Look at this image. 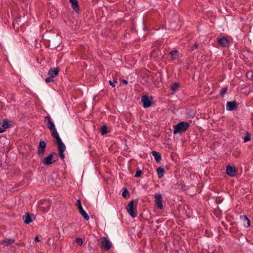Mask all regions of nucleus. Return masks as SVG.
I'll use <instances>...</instances> for the list:
<instances>
[{"instance_id":"24","label":"nucleus","mask_w":253,"mask_h":253,"mask_svg":"<svg viewBox=\"0 0 253 253\" xmlns=\"http://www.w3.org/2000/svg\"><path fill=\"white\" fill-rule=\"evenodd\" d=\"M179 86V84L178 83L175 82L173 84H172L171 85V89L173 91H175L178 89V88Z\"/></svg>"},{"instance_id":"14","label":"nucleus","mask_w":253,"mask_h":253,"mask_svg":"<svg viewBox=\"0 0 253 253\" xmlns=\"http://www.w3.org/2000/svg\"><path fill=\"white\" fill-rule=\"evenodd\" d=\"M152 154L157 163H159L160 162V161L162 159V157L161 154L159 152L153 151L152 152Z\"/></svg>"},{"instance_id":"2","label":"nucleus","mask_w":253,"mask_h":253,"mask_svg":"<svg viewBox=\"0 0 253 253\" xmlns=\"http://www.w3.org/2000/svg\"><path fill=\"white\" fill-rule=\"evenodd\" d=\"M57 160V155L55 153L49 154L46 157L42 159V163L46 166L54 163Z\"/></svg>"},{"instance_id":"36","label":"nucleus","mask_w":253,"mask_h":253,"mask_svg":"<svg viewBox=\"0 0 253 253\" xmlns=\"http://www.w3.org/2000/svg\"><path fill=\"white\" fill-rule=\"evenodd\" d=\"M198 44H197L196 42H195V43L194 44V45H193L192 46H191V49H190V50H191V51H193V50H194V49H197V48H198Z\"/></svg>"},{"instance_id":"1","label":"nucleus","mask_w":253,"mask_h":253,"mask_svg":"<svg viewBox=\"0 0 253 253\" xmlns=\"http://www.w3.org/2000/svg\"><path fill=\"white\" fill-rule=\"evenodd\" d=\"M50 130L52 131V136L53 138L56 139V144L57 146L58 150L59 151V155L60 158L63 160L65 158V155L64 152L66 149L65 144L62 141L60 138L57 131H56L55 127H48Z\"/></svg>"},{"instance_id":"39","label":"nucleus","mask_w":253,"mask_h":253,"mask_svg":"<svg viewBox=\"0 0 253 253\" xmlns=\"http://www.w3.org/2000/svg\"><path fill=\"white\" fill-rule=\"evenodd\" d=\"M35 241L36 242H40V240H39V238L38 236H37L35 238Z\"/></svg>"},{"instance_id":"19","label":"nucleus","mask_w":253,"mask_h":253,"mask_svg":"<svg viewBox=\"0 0 253 253\" xmlns=\"http://www.w3.org/2000/svg\"><path fill=\"white\" fill-rule=\"evenodd\" d=\"M44 122L47 125V126H55L53 123L50 117L47 116L44 118Z\"/></svg>"},{"instance_id":"25","label":"nucleus","mask_w":253,"mask_h":253,"mask_svg":"<svg viewBox=\"0 0 253 253\" xmlns=\"http://www.w3.org/2000/svg\"><path fill=\"white\" fill-rule=\"evenodd\" d=\"M245 136L243 138L244 142H247L251 140L250 133L249 131H246Z\"/></svg>"},{"instance_id":"13","label":"nucleus","mask_w":253,"mask_h":253,"mask_svg":"<svg viewBox=\"0 0 253 253\" xmlns=\"http://www.w3.org/2000/svg\"><path fill=\"white\" fill-rule=\"evenodd\" d=\"M15 240L13 239H5L0 242V244L4 247L7 246L14 243Z\"/></svg>"},{"instance_id":"8","label":"nucleus","mask_w":253,"mask_h":253,"mask_svg":"<svg viewBox=\"0 0 253 253\" xmlns=\"http://www.w3.org/2000/svg\"><path fill=\"white\" fill-rule=\"evenodd\" d=\"M226 172L228 175L233 177L236 175L237 171L235 167L229 165L226 167Z\"/></svg>"},{"instance_id":"22","label":"nucleus","mask_w":253,"mask_h":253,"mask_svg":"<svg viewBox=\"0 0 253 253\" xmlns=\"http://www.w3.org/2000/svg\"><path fill=\"white\" fill-rule=\"evenodd\" d=\"M109 128V127H100V132L101 134L102 135L106 134L110 131V130Z\"/></svg>"},{"instance_id":"29","label":"nucleus","mask_w":253,"mask_h":253,"mask_svg":"<svg viewBox=\"0 0 253 253\" xmlns=\"http://www.w3.org/2000/svg\"><path fill=\"white\" fill-rule=\"evenodd\" d=\"M227 87H223L221 89L220 92V95L221 96H223L224 94H225L227 92Z\"/></svg>"},{"instance_id":"7","label":"nucleus","mask_w":253,"mask_h":253,"mask_svg":"<svg viewBox=\"0 0 253 253\" xmlns=\"http://www.w3.org/2000/svg\"><path fill=\"white\" fill-rule=\"evenodd\" d=\"M133 205H134V201H131L127 205L126 207L127 212L131 215L132 217H135L137 216V214L134 211L133 209Z\"/></svg>"},{"instance_id":"42","label":"nucleus","mask_w":253,"mask_h":253,"mask_svg":"<svg viewBox=\"0 0 253 253\" xmlns=\"http://www.w3.org/2000/svg\"><path fill=\"white\" fill-rule=\"evenodd\" d=\"M103 126V127H105V126H107L106 125H103L102 126Z\"/></svg>"},{"instance_id":"40","label":"nucleus","mask_w":253,"mask_h":253,"mask_svg":"<svg viewBox=\"0 0 253 253\" xmlns=\"http://www.w3.org/2000/svg\"><path fill=\"white\" fill-rule=\"evenodd\" d=\"M122 82L123 83V84H127V81L125 80H122Z\"/></svg>"},{"instance_id":"34","label":"nucleus","mask_w":253,"mask_h":253,"mask_svg":"<svg viewBox=\"0 0 253 253\" xmlns=\"http://www.w3.org/2000/svg\"><path fill=\"white\" fill-rule=\"evenodd\" d=\"M76 242L80 246H81L83 243V240L81 238H76Z\"/></svg>"},{"instance_id":"18","label":"nucleus","mask_w":253,"mask_h":253,"mask_svg":"<svg viewBox=\"0 0 253 253\" xmlns=\"http://www.w3.org/2000/svg\"><path fill=\"white\" fill-rule=\"evenodd\" d=\"M24 223L28 224L32 222L31 217L28 213H26L25 215L23 216Z\"/></svg>"},{"instance_id":"23","label":"nucleus","mask_w":253,"mask_h":253,"mask_svg":"<svg viewBox=\"0 0 253 253\" xmlns=\"http://www.w3.org/2000/svg\"><path fill=\"white\" fill-rule=\"evenodd\" d=\"M1 126H11L10 123L7 119H4L0 122Z\"/></svg>"},{"instance_id":"35","label":"nucleus","mask_w":253,"mask_h":253,"mask_svg":"<svg viewBox=\"0 0 253 253\" xmlns=\"http://www.w3.org/2000/svg\"><path fill=\"white\" fill-rule=\"evenodd\" d=\"M52 79H53V78H52L49 76L48 77H47L45 79V81L46 83H48L50 82H53V80Z\"/></svg>"},{"instance_id":"17","label":"nucleus","mask_w":253,"mask_h":253,"mask_svg":"<svg viewBox=\"0 0 253 253\" xmlns=\"http://www.w3.org/2000/svg\"><path fill=\"white\" fill-rule=\"evenodd\" d=\"M174 129L173 130L174 134L179 133L180 134L184 132L188 128V127H174Z\"/></svg>"},{"instance_id":"30","label":"nucleus","mask_w":253,"mask_h":253,"mask_svg":"<svg viewBox=\"0 0 253 253\" xmlns=\"http://www.w3.org/2000/svg\"><path fill=\"white\" fill-rule=\"evenodd\" d=\"M76 206L78 208V209H79L80 208H82L83 206L82 205L81 201L80 199H78L76 203Z\"/></svg>"},{"instance_id":"32","label":"nucleus","mask_w":253,"mask_h":253,"mask_svg":"<svg viewBox=\"0 0 253 253\" xmlns=\"http://www.w3.org/2000/svg\"><path fill=\"white\" fill-rule=\"evenodd\" d=\"M128 194H129V192H128V190L126 188H125V190H124V191L123 192L122 196L124 198H126L127 197V196H128Z\"/></svg>"},{"instance_id":"31","label":"nucleus","mask_w":253,"mask_h":253,"mask_svg":"<svg viewBox=\"0 0 253 253\" xmlns=\"http://www.w3.org/2000/svg\"><path fill=\"white\" fill-rule=\"evenodd\" d=\"M170 54L171 55V56L173 58H175L176 56H177V50H172V51L170 52Z\"/></svg>"},{"instance_id":"10","label":"nucleus","mask_w":253,"mask_h":253,"mask_svg":"<svg viewBox=\"0 0 253 253\" xmlns=\"http://www.w3.org/2000/svg\"><path fill=\"white\" fill-rule=\"evenodd\" d=\"M69 2L71 4L72 8L74 10L76 13H79L80 11V7L79 2L77 0H69Z\"/></svg>"},{"instance_id":"15","label":"nucleus","mask_w":253,"mask_h":253,"mask_svg":"<svg viewBox=\"0 0 253 253\" xmlns=\"http://www.w3.org/2000/svg\"><path fill=\"white\" fill-rule=\"evenodd\" d=\"M80 213L83 216L84 219L87 221L89 219V217L85 211L84 210L83 207L78 209Z\"/></svg>"},{"instance_id":"21","label":"nucleus","mask_w":253,"mask_h":253,"mask_svg":"<svg viewBox=\"0 0 253 253\" xmlns=\"http://www.w3.org/2000/svg\"><path fill=\"white\" fill-rule=\"evenodd\" d=\"M190 124L188 122L182 121L176 125H173L172 126H189Z\"/></svg>"},{"instance_id":"27","label":"nucleus","mask_w":253,"mask_h":253,"mask_svg":"<svg viewBox=\"0 0 253 253\" xmlns=\"http://www.w3.org/2000/svg\"><path fill=\"white\" fill-rule=\"evenodd\" d=\"M246 76L249 79L253 81V71H248L247 73Z\"/></svg>"},{"instance_id":"9","label":"nucleus","mask_w":253,"mask_h":253,"mask_svg":"<svg viewBox=\"0 0 253 253\" xmlns=\"http://www.w3.org/2000/svg\"><path fill=\"white\" fill-rule=\"evenodd\" d=\"M217 42L222 47H226L228 46L230 43L229 41L225 37L218 39Z\"/></svg>"},{"instance_id":"37","label":"nucleus","mask_w":253,"mask_h":253,"mask_svg":"<svg viewBox=\"0 0 253 253\" xmlns=\"http://www.w3.org/2000/svg\"><path fill=\"white\" fill-rule=\"evenodd\" d=\"M109 84H110L113 87H115V83H117V81H114L113 82L111 81H109Z\"/></svg>"},{"instance_id":"20","label":"nucleus","mask_w":253,"mask_h":253,"mask_svg":"<svg viewBox=\"0 0 253 253\" xmlns=\"http://www.w3.org/2000/svg\"><path fill=\"white\" fill-rule=\"evenodd\" d=\"M241 218L246 221V223H244V225L245 227H248L250 226L251 224L250 219L246 215H243L242 217H241Z\"/></svg>"},{"instance_id":"12","label":"nucleus","mask_w":253,"mask_h":253,"mask_svg":"<svg viewBox=\"0 0 253 253\" xmlns=\"http://www.w3.org/2000/svg\"><path fill=\"white\" fill-rule=\"evenodd\" d=\"M238 104L236 101L227 102L226 104V109L229 111H232L237 108Z\"/></svg>"},{"instance_id":"5","label":"nucleus","mask_w":253,"mask_h":253,"mask_svg":"<svg viewBox=\"0 0 253 253\" xmlns=\"http://www.w3.org/2000/svg\"><path fill=\"white\" fill-rule=\"evenodd\" d=\"M111 242L106 237L103 239L101 241V249L105 251H108L112 248Z\"/></svg>"},{"instance_id":"11","label":"nucleus","mask_w":253,"mask_h":253,"mask_svg":"<svg viewBox=\"0 0 253 253\" xmlns=\"http://www.w3.org/2000/svg\"><path fill=\"white\" fill-rule=\"evenodd\" d=\"M59 69L57 68H51L48 72V75L52 78H54L57 76L59 73Z\"/></svg>"},{"instance_id":"26","label":"nucleus","mask_w":253,"mask_h":253,"mask_svg":"<svg viewBox=\"0 0 253 253\" xmlns=\"http://www.w3.org/2000/svg\"><path fill=\"white\" fill-rule=\"evenodd\" d=\"M187 115L188 116L193 118L195 116V111L194 110L188 109L187 110Z\"/></svg>"},{"instance_id":"41","label":"nucleus","mask_w":253,"mask_h":253,"mask_svg":"<svg viewBox=\"0 0 253 253\" xmlns=\"http://www.w3.org/2000/svg\"><path fill=\"white\" fill-rule=\"evenodd\" d=\"M49 207H50V205L47 207V210H45L44 211H47L48 210Z\"/></svg>"},{"instance_id":"38","label":"nucleus","mask_w":253,"mask_h":253,"mask_svg":"<svg viewBox=\"0 0 253 253\" xmlns=\"http://www.w3.org/2000/svg\"><path fill=\"white\" fill-rule=\"evenodd\" d=\"M8 127H0V133L6 131V129Z\"/></svg>"},{"instance_id":"3","label":"nucleus","mask_w":253,"mask_h":253,"mask_svg":"<svg viewBox=\"0 0 253 253\" xmlns=\"http://www.w3.org/2000/svg\"><path fill=\"white\" fill-rule=\"evenodd\" d=\"M153 98L152 96H148L147 95H143L141 101L143 103V106L145 108L150 107L152 105Z\"/></svg>"},{"instance_id":"6","label":"nucleus","mask_w":253,"mask_h":253,"mask_svg":"<svg viewBox=\"0 0 253 253\" xmlns=\"http://www.w3.org/2000/svg\"><path fill=\"white\" fill-rule=\"evenodd\" d=\"M46 144L43 140H40L39 145L38 146V151L37 154L39 156H42L45 151L46 148Z\"/></svg>"},{"instance_id":"33","label":"nucleus","mask_w":253,"mask_h":253,"mask_svg":"<svg viewBox=\"0 0 253 253\" xmlns=\"http://www.w3.org/2000/svg\"><path fill=\"white\" fill-rule=\"evenodd\" d=\"M142 171L140 169H138L136 173H135V174L134 175V176L135 177H139L140 176V175L142 174Z\"/></svg>"},{"instance_id":"4","label":"nucleus","mask_w":253,"mask_h":253,"mask_svg":"<svg viewBox=\"0 0 253 253\" xmlns=\"http://www.w3.org/2000/svg\"><path fill=\"white\" fill-rule=\"evenodd\" d=\"M155 198V204L159 209H163V204L162 195L160 193L156 194L154 195Z\"/></svg>"},{"instance_id":"16","label":"nucleus","mask_w":253,"mask_h":253,"mask_svg":"<svg viewBox=\"0 0 253 253\" xmlns=\"http://www.w3.org/2000/svg\"><path fill=\"white\" fill-rule=\"evenodd\" d=\"M158 176L159 178H162L165 173V170L163 166H160L157 169Z\"/></svg>"},{"instance_id":"28","label":"nucleus","mask_w":253,"mask_h":253,"mask_svg":"<svg viewBox=\"0 0 253 253\" xmlns=\"http://www.w3.org/2000/svg\"><path fill=\"white\" fill-rule=\"evenodd\" d=\"M211 253H222V250L221 247H218V248L214 249Z\"/></svg>"}]
</instances>
